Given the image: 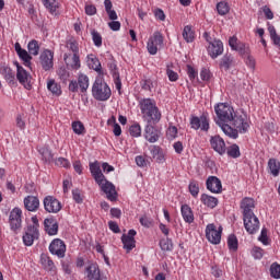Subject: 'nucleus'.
<instances>
[{"label":"nucleus","mask_w":280,"mask_h":280,"mask_svg":"<svg viewBox=\"0 0 280 280\" xmlns=\"http://www.w3.org/2000/svg\"><path fill=\"white\" fill-rule=\"evenodd\" d=\"M214 113L218 117L217 124L221 127L224 135L230 137V139H237V130L229 125V121L233 119L235 109L226 103H219L214 106Z\"/></svg>","instance_id":"nucleus-1"},{"label":"nucleus","mask_w":280,"mask_h":280,"mask_svg":"<svg viewBox=\"0 0 280 280\" xmlns=\"http://www.w3.org/2000/svg\"><path fill=\"white\" fill-rule=\"evenodd\" d=\"M139 105L147 124H153V126H155V124L161 121V110H159L154 101L151 98H143L140 101Z\"/></svg>","instance_id":"nucleus-2"},{"label":"nucleus","mask_w":280,"mask_h":280,"mask_svg":"<svg viewBox=\"0 0 280 280\" xmlns=\"http://www.w3.org/2000/svg\"><path fill=\"white\" fill-rule=\"evenodd\" d=\"M92 95L97 102H108L110 95H113V91H110V86L104 81V78L96 77L92 86Z\"/></svg>","instance_id":"nucleus-3"},{"label":"nucleus","mask_w":280,"mask_h":280,"mask_svg":"<svg viewBox=\"0 0 280 280\" xmlns=\"http://www.w3.org/2000/svg\"><path fill=\"white\" fill-rule=\"evenodd\" d=\"M230 126H233L235 128L234 130H237V137H240V132L244 135L245 132H248V121H246V114L244 113H235L232 116V119L229 121Z\"/></svg>","instance_id":"nucleus-4"},{"label":"nucleus","mask_w":280,"mask_h":280,"mask_svg":"<svg viewBox=\"0 0 280 280\" xmlns=\"http://www.w3.org/2000/svg\"><path fill=\"white\" fill-rule=\"evenodd\" d=\"M159 47H163V34L156 31L149 38V42L147 44V49L151 56H156L159 51Z\"/></svg>","instance_id":"nucleus-5"},{"label":"nucleus","mask_w":280,"mask_h":280,"mask_svg":"<svg viewBox=\"0 0 280 280\" xmlns=\"http://www.w3.org/2000/svg\"><path fill=\"white\" fill-rule=\"evenodd\" d=\"M206 237L210 244H220L222 241V226L215 228V224L210 223L206 228Z\"/></svg>","instance_id":"nucleus-6"},{"label":"nucleus","mask_w":280,"mask_h":280,"mask_svg":"<svg viewBox=\"0 0 280 280\" xmlns=\"http://www.w3.org/2000/svg\"><path fill=\"white\" fill-rule=\"evenodd\" d=\"M48 250L51 255H56L59 259H63L67 253V245L65 244V241L55 238L51 241Z\"/></svg>","instance_id":"nucleus-7"},{"label":"nucleus","mask_w":280,"mask_h":280,"mask_svg":"<svg viewBox=\"0 0 280 280\" xmlns=\"http://www.w3.org/2000/svg\"><path fill=\"white\" fill-rule=\"evenodd\" d=\"M190 126L194 130H202L203 132H209V117L207 114L198 116H192L190 119Z\"/></svg>","instance_id":"nucleus-8"},{"label":"nucleus","mask_w":280,"mask_h":280,"mask_svg":"<svg viewBox=\"0 0 280 280\" xmlns=\"http://www.w3.org/2000/svg\"><path fill=\"white\" fill-rule=\"evenodd\" d=\"M229 45L233 51H238L240 56H250V47L240 42L236 36L230 37Z\"/></svg>","instance_id":"nucleus-9"},{"label":"nucleus","mask_w":280,"mask_h":280,"mask_svg":"<svg viewBox=\"0 0 280 280\" xmlns=\"http://www.w3.org/2000/svg\"><path fill=\"white\" fill-rule=\"evenodd\" d=\"M44 209L47 213H59L62 209V203L54 196H46L43 200Z\"/></svg>","instance_id":"nucleus-10"},{"label":"nucleus","mask_w":280,"mask_h":280,"mask_svg":"<svg viewBox=\"0 0 280 280\" xmlns=\"http://www.w3.org/2000/svg\"><path fill=\"white\" fill-rule=\"evenodd\" d=\"M244 228L249 235H255L259 231V218L257 215L243 217Z\"/></svg>","instance_id":"nucleus-11"},{"label":"nucleus","mask_w":280,"mask_h":280,"mask_svg":"<svg viewBox=\"0 0 280 280\" xmlns=\"http://www.w3.org/2000/svg\"><path fill=\"white\" fill-rule=\"evenodd\" d=\"M16 80L24 86V89H27L30 91L32 89V74L25 70L22 66H18V72H16Z\"/></svg>","instance_id":"nucleus-12"},{"label":"nucleus","mask_w":280,"mask_h":280,"mask_svg":"<svg viewBox=\"0 0 280 280\" xmlns=\"http://www.w3.org/2000/svg\"><path fill=\"white\" fill-rule=\"evenodd\" d=\"M102 191L106 194L107 199L110 200V202H116L117 200V190L115 189V185L110 182H108L106 178L105 180H101V184H98Z\"/></svg>","instance_id":"nucleus-13"},{"label":"nucleus","mask_w":280,"mask_h":280,"mask_svg":"<svg viewBox=\"0 0 280 280\" xmlns=\"http://www.w3.org/2000/svg\"><path fill=\"white\" fill-rule=\"evenodd\" d=\"M39 65H42V69H44V71H50V69H54V54L51 50L46 49L40 54Z\"/></svg>","instance_id":"nucleus-14"},{"label":"nucleus","mask_w":280,"mask_h":280,"mask_svg":"<svg viewBox=\"0 0 280 280\" xmlns=\"http://www.w3.org/2000/svg\"><path fill=\"white\" fill-rule=\"evenodd\" d=\"M152 125L153 124H147L144 128V139L149 141V143H156V141L161 139V130Z\"/></svg>","instance_id":"nucleus-15"},{"label":"nucleus","mask_w":280,"mask_h":280,"mask_svg":"<svg viewBox=\"0 0 280 280\" xmlns=\"http://www.w3.org/2000/svg\"><path fill=\"white\" fill-rule=\"evenodd\" d=\"M208 54L211 58L215 59L218 56H222L224 54V44L220 39H214L209 43Z\"/></svg>","instance_id":"nucleus-16"},{"label":"nucleus","mask_w":280,"mask_h":280,"mask_svg":"<svg viewBox=\"0 0 280 280\" xmlns=\"http://www.w3.org/2000/svg\"><path fill=\"white\" fill-rule=\"evenodd\" d=\"M210 145L214 152L220 154V156H223V154H226V142H224V139L220 136H213L210 139Z\"/></svg>","instance_id":"nucleus-17"},{"label":"nucleus","mask_w":280,"mask_h":280,"mask_svg":"<svg viewBox=\"0 0 280 280\" xmlns=\"http://www.w3.org/2000/svg\"><path fill=\"white\" fill-rule=\"evenodd\" d=\"M21 215H23V211L20 208H14L10 212L9 222L12 231H19L21 229Z\"/></svg>","instance_id":"nucleus-18"},{"label":"nucleus","mask_w":280,"mask_h":280,"mask_svg":"<svg viewBox=\"0 0 280 280\" xmlns=\"http://www.w3.org/2000/svg\"><path fill=\"white\" fill-rule=\"evenodd\" d=\"M0 73H1V75H3V78H4L5 82H8V84H10L11 86H14V84H16V74L14 73L12 68H10V66H8L5 63H1L0 65Z\"/></svg>","instance_id":"nucleus-19"},{"label":"nucleus","mask_w":280,"mask_h":280,"mask_svg":"<svg viewBox=\"0 0 280 280\" xmlns=\"http://www.w3.org/2000/svg\"><path fill=\"white\" fill-rule=\"evenodd\" d=\"M135 235H137V231L135 230H129L128 234H122L121 236V242L124 244V248L125 250H127V253H130V250H132V248H135L137 241H135Z\"/></svg>","instance_id":"nucleus-20"},{"label":"nucleus","mask_w":280,"mask_h":280,"mask_svg":"<svg viewBox=\"0 0 280 280\" xmlns=\"http://www.w3.org/2000/svg\"><path fill=\"white\" fill-rule=\"evenodd\" d=\"M206 185L207 189L211 191V194H222V180L217 176H209Z\"/></svg>","instance_id":"nucleus-21"},{"label":"nucleus","mask_w":280,"mask_h":280,"mask_svg":"<svg viewBox=\"0 0 280 280\" xmlns=\"http://www.w3.org/2000/svg\"><path fill=\"white\" fill-rule=\"evenodd\" d=\"M241 209L243 211V218L255 214L253 211L255 209V199L249 197L242 199Z\"/></svg>","instance_id":"nucleus-22"},{"label":"nucleus","mask_w":280,"mask_h":280,"mask_svg":"<svg viewBox=\"0 0 280 280\" xmlns=\"http://www.w3.org/2000/svg\"><path fill=\"white\" fill-rule=\"evenodd\" d=\"M38 229L36 226H27L25 234L23 235V242L25 246H32L34 240H38Z\"/></svg>","instance_id":"nucleus-23"},{"label":"nucleus","mask_w":280,"mask_h":280,"mask_svg":"<svg viewBox=\"0 0 280 280\" xmlns=\"http://www.w3.org/2000/svg\"><path fill=\"white\" fill-rule=\"evenodd\" d=\"M90 172L97 185L102 184V180H106V176H104V173H102V168L100 167V163L93 162L90 163Z\"/></svg>","instance_id":"nucleus-24"},{"label":"nucleus","mask_w":280,"mask_h":280,"mask_svg":"<svg viewBox=\"0 0 280 280\" xmlns=\"http://www.w3.org/2000/svg\"><path fill=\"white\" fill-rule=\"evenodd\" d=\"M15 51L26 67H32V55L23 49L20 43H15Z\"/></svg>","instance_id":"nucleus-25"},{"label":"nucleus","mask_w":280,"mask_h":280,"mask_svg":"<svg viewBox=\"0 0 280 280\" xmlns=\"http://www.w3.org/2000/svg\"><path fill=\"white\" fill-rule=\"evenodd\" d=\"M24 207L26 211H38L40 207V200L36 196H27L24 198Z\"/></svg>","instance_id":"nucleus-26"},{"label":"nucleus","mask_w":280,"mask_h":280,"mask_svg":"<svg viewBox=\"0 0 280 280\" xmlns=\"http://www.w3.org/2000/svg\"><path fill=\"white\" fill-rule=\"evenodd\" d=\"M88 66L90 69H93L98 73V77L104 75V70H102V62H100V59L95 57V55L88 56Z\"/></svg>","instance_id":"nucleus-27"},{"label":"nucleus","mask_w":280,"mask_h":280,"mask_svg":"<svg viewBox=\"0 0 280 280\" xmlns=\"http://www.w3.org/2000/svg\"><path fill=\"white\" fill-rule=\"evenodd\" d=\"M88 280H102V275L100 273V266L97 264H91L85 268Z\"/></svg>","instance_id":"nucleus-28"},{"label":"nucleus","mask_w":280,"mask_h":280,"mask_svg":"<svg viewBox=\"0 0 280 280\" xmlns=\"http://www.w3.org/2000/svg\"><path fill=\"white\" fill-rule=\"evenodd\" d=\"M44 228L49 235H58V221L54 218H47L44 220Z\"/></svg>","instance_id":"nucleus-29"},{"label":"nucleus","mask_w":280,"mask_h":280,"mask_svg":"<svg viewBox=\"0 0 280 280\" xmlns=\"http://www.w3.org/2000/svg\"><path fill=\"white\" fill-rule=\"evenodd\" d=\"M151 156L155 159L158 163H163L165 161V154L163 153V150H161V147L159 145H150L149 147Z\"/></svg>","instance_id":"nucleus-30"},{"label":"nucleus","mask_w":280,"mask_h":280,"mask_svg":"<svg viewBox=\"0 0 280 280\" xmlns=\"http://www.w3.org/2000/svg\"><path fill=\"white\" fill-rule=\"evenodd\" d=\"M38 153L40 154L44 163H51V161H54V153H51V149H49V147H40L38 149Z\"/></svg>","instance_id":"nucleus-31"},{"label":"nucleus","mask_w":280,"mask_h":280,"mask_svg":"<svg viewBox=\"0 0 280 280\" xmlns=\"http://www.w3.org/2000/svg\"><path fill=\"white\" fill-rule=\"evenodd\" d=\"M180 211L184 221L187 222V224L194 223V211L191 210V207H189L188 205H183Z\"/></svg>","instance_id":"nucleus-32"},{"label":"nucleus","mask_w":280,"mask_h":280,"mask_svg":"<svg viewBox=\"0 0 280 280\" xmlns=\"http://www.w3.org/2000/svg\"><path fill=\"white\" fill-rule=\"evenodd\" d=\"M47 89L52 93V95H56V97H59V95H62V88L60 84L56 83V80L50 79L47 82Z\"/></svg>","instance_id":"nucleus-33"},{"label":"nucleus","mask_w":280,"mask_h":280,"mask_svg":"<svg viewBox=\"0 0 280 280\" xmlns=\"http://www.w3.org/2000/svg\"><path fill=\"white\" fill-rule=\"evenodd\" d=\"M268 168H269V173L271 174V176H279L280 162L275 158L269 159Z\"/></svg>","instance_id":"nucleus-34"},{"label":"nucleus","mask_w":280,"mask_h":280,"mask_svg":"<svg viewBox=\"0 0 280 280\" xmlns=\"http://www.w3.org/2000/svg\"><path fill=\"white\" fill-rule=\"evenodd\" d=\"M201 202L206 205V207H209L210 209H215V207H218V198L209 196L207 194L201 195Z\"/></svg>","instance_id":"nucleus-35"},{"label":"nucleus","mask_w":280,"mask_h":280,"mask_svg":"<svg viewBox=\"0 0 280 280\" xmlns=\"http://www.w3.org/2000/svg\"><path fill=\"white\" fill-rule=\"evenodd\" d=\"M63 60H65L66 65L71 67V69H75V70L80 69V54L72 55L71 62L68 61L69 55L65 54Z\"/></svg>","instance_id":"nucleus-36"},{"label":"nucleus","mask_w":280,"mask_h":280,"mask_svg":"<svg viewBox=\"0 0 280 280\" xmlns=\"http://www.w3.org/2000/svg\"><path fill=\"white\" fill-rule=\"evenodd\" d=\"M77 83L79 84L81 93H86L89 90V77L85 74H80Z\"/></svg>","instance_id":"nucleus-37"},{"label":"nucleus","mask_w":280,"mask_h":280,"mask_svg":"<svg viewBox=\"0 0 280 280\" xmlns=\"http://www.w3.org/2000/svg\"><path fill=\"white\" fill-rule=\"evenodd\" d=\"M27 50L28 54L31 56H38L39 51H40V46L38 45V40L36 39H32L28 44H27Z\"/></svg>","instance_id":"nucleus-38"},{"label":"nucleus","mask_w":280,"mask_h":280,"mask_svg":"<svg viewBox=\"0 0 280 280\" xmlns=\"http://www.w3.org/2000/svg\"><path fill=\"white\" fill-rule=\"evenodd\" d=\"M231 65H233V57L229 54L224 55L221 58L220 68L229 71V69H231Z\"/></svg>","instance_id":"nucleus-39"},{"label":"nucleus","mask_w":280,"mask_h":280,"mask_svg":"<svg viewBox=\"0 0 280 280\" xmlns=\"http://www.w3.org/2000/svg\"><path fill=\"white\" fill-rule=\"evenodd\" d=\"M160 248L166 253L174 250V244L171 238L160 240Z\"/></svg>","instance_id":"nucleus-40"},{"label":"nucleus","mask_w":280,"mask_h":280,"mask_svg":"<svg viewBox=\"0 0 280 280\" xmlns=\"http://www.w3.org/2000/svg\"><path fill=\"white\" fill-rule=\"evenodd\" d=\"M228 156H231V159H240L242 156V153L240 152V145L232 144L226 150Z\"/></svg>","instance_id":"nucleus-41"},{"label":"nucleus","mask_w":280,"mask_h":280,"mask_svg":"<svg viewBox=\"0 0 280 280\" xmlns=\"http://www.w3.org/2000/svg\"><path fill=\"white\" fill-rule=\"evenodd\" d=\"M183 38L186 40V43H194V31L191 30V26L187 25L184 27L183 31Z\"/></svg>","instance_id":"nucleus-42"},{"label":"nucleus","mask_w":280,"mask_h":280,"mask_svg":"<svg viewBox=\"0 0 280 280\" xmlns=\"http://www.w3.org/2000/svg\"><path fill=\"white\" fill-rule=\"evenodd\" d=\"M228 246L230 250H233V253L237 252L238 242H237V236H235V234H231L228 237Z\"/></svg>","instance_id":"nucleus-43"},{"label":"nucleus","mask_w":280,"mask_h":280,"mask_svg":"<svg viewBox=\"0 0 280 280\" xmlns=\"http://www.w3.org/2000/svg\"><path fill=\"white\" fill-rule=\"evenodd\" d=\"M217 11H218V14H220L221 16L229 14V11H230L229 3L224 1L219 2L217 4Z\"/></svg>","instance_id":"nucleus-44"},{"label":"nucleus","mask_w":280,"mask_h":280,"mask_svg":"<svg viewBox=\"0 0 280 280\" xmlns=\"http://www.w3.org/2000/svg\"><path fill=\"white\" fill-rule=\"evenodd\" d=\"M57 74H58L59 79L61 80V82H63V84H67V81L70 78V73L67 71V68L60 67L57 70Z\"/></svg>","instance_id":"nucleus-45"},{"label":"nucleus","mask_w":280,"mask_h":280,"mask_svg":"<svg viewBox=\"0 0 280 280\" xmlns=\"http://www.w3.org/2000/svg\"><path fill=\"white\" fill-rule=\"evenodd\" d=\"M72 130H73L74 135H84V131H85L84 124H82V121H80V120L73 121Z\"/></svg>","instance_id":"nucleus-46"},{"label":"nucleus","mask_w":280,"mask_h":280,"mask_svg":"<svg viewBox=\"0 0 280 280\" xmlns=\"http://www.w3.org/2000/svg\"><path fill=\"white\" fill-rule=\"evenodd\" d=\"M66 47L72 51L73 55L80 54V47L78 46V42L70 39L67 42Z\"/></svg>","instance_id":"nucleus-47"},{"label":"nucleus","mask_w":280,"mask_h":280,"mask_svg":"<svg viewBox=\"0 0 280 280\" xmlns=\"http://www.w3.org/2000/svg\"><path fill=\"white\" fill-rule=\"evenodd\" d=\"M270 275L272 279H280V265L279 262H273L270 266Z\"/></svg>","instance_id":"nucleus-48"},{"label":"nucleus","mask_w":280,"mask_h":280,"mask_svg":"<svg viewBox=\"0 0 280 280\" xmlns=\"http://www.w3.org/2000/svg\"><path fill=\"white\" fill-rule=\"evenodd\" d=\"M140 84L143 91L152 92V89H154V81H152V79H144L140 82Z\"/></svg>","instance_id":"nucleus-49"},{"label":"nucleus","mask_w":280,"mask_h":280,"mask_svg":"<svg viewBox=\"0 0 280 280\" xmlns=\"http://www.w3.org/2000/svg\"><path fill=\"white\" fill-rule=\"evenodd\" d=\"M129 133L131 137H141V125L133 124L129 127Z\"/></svg>","instance_id":"nucleus-50"},{"label":"nucleus","mask_w":280,"mask_h":280,"mask_svg":"<svg viewBox=\"0 0 280 280\" xmlns=\"http://www.w3.org/2000/svg\"><path fill=\"white\" fill-rule=\"evenodd\" d=\"M188 189L194 198L198 197V194H200V187L196 182H190Z\"/></svg>","instance_id":"nucleus-51"},{"label":"nucleus","mask_w":280,"mask_h":280,"mask_svg":"<svg viewBox=\"0 0 280 280\" xmlns=\"http://www.w3.org/2000/svg\"><path fill=\"white\" fill-rule=\"evenodd\" d=\"M91 35H92V40H93L95 47H101L102 46V35L95 30H93L91 32Z\"/></svg>","instance_id":"nucleus-52"},{"label":"nucleus","mask_w":280,"mask_h":280,"mask_svg":"<svg viewBox=\"0 0 280 280\" xmlns=\"http://www.w3.org/2000/svg\"><path fill=\"white\" fill-rule=\"evenodd\" d=\"M55 164L57 165V167H65L66 170H69V167H71V163H69V160H67L66 158H58L55 161Z\"/></svg>","instance_id":"nucleus-53"},{"label":"nucleus","mask_w":280,"mask_h":280,"mask_svg":"<svg viewBox=\"0 0 280 280\" xmlns=\"http://www.w3.org/2000/svg\"><path fill=\"white\" fill-rule=\"evenodd\" d=\"M258 241L261 242L264 246H268V244H270V242H268V230L266 228H262Z\"/></svg>","instance_id":"nucleus-54"},{"label":"nucleus","mask_w":280,"mask_h":280,"mask_svg":"<svg viewBox=\"0 0 280 280\" xmlns=\"http://www.w3.org/2000/svg\"><path fill=\"white\" fill-rule=\"evenodd\" d=\"M40 261L44 268H47L48 270H54V260H51V258L47 256H42Z\"/></svg>","instance_id":"nucleus-55"},{"label":"nucleus","mask_w":280,"mask_h":280,"mask_svg":"<svg viewBox=\"0 0 280 280\" xmlns=\"http://www.w3.org/2000/svg\"><path fill=\"white\" fill-rule=\"evenodd\" d=\"M45 8H47V10H49V12H51V14H54V12H56V0H42Z\"/></svg>","instance_id":"nucleus-56"},{"label":"nucleus","mask_w":280,"mask_h":280,"mask_svg":"<svg viewBox=\"0 0 280 280\" xmlns=\"http://www.w3.org/2000/svg\"><path fill=\"white\" fill-rule=\"evenodd\" d=\"M136 165H138V167H148V160L143 155H137Z\"/></svg>","instance_id":"nucleus-57"},{"label":"nucleus","mask_w":280,"mask_h":280,"mask_svg":"<svg viewBox=\"0 0 280 280\" xmlns=\"http://www.w3.org/2000/svg\"><path fill=\"white\" fill-rule=\"evenodd\" d=\"M252 256L254 257V259H261L264 257V250L261 249V247H254L252 249Z\"/></svg>","instance_id":"nucleus-58"},{"label":"nucleus","mask_w":280,"mask_h":280,"mask_svg":"<svg viewBox=\"0 0 280 280\" xmlns=\"http://www.w3.org/2000/svg\"><path fill=\"white\" fill-rule=\"evenodd\" d=\"M85 14H88V16H95V14H97V8L93 4H86Z\"/></svg>","instance_id":"nucleus-59"},{"label":"nucleus","mask_w":280,"mask_h":280,"mask_svg":"<svg viewBox=\"0 0 280 280\" xmlns=\"http://www.w3.org/2000/svg\"><path fill=\"white\" fill-rule=\"evenodd\" d=\"M262 12L266 19H268L269 21H272V19H275V13H272V10L268 5L262 7Z\"/></svg>","instance_id":"nucleus-60"},{"label":"nucleus","mask_w":280,"mask_h":280,"mask_svg":"<svg viewBox=\"0 0 280 280\" xmlns=\"http://www.w3.org/2000/svg\"><path fill=\"white\" fill-rule=\"evenodd\" d=\"M140 224L147 229H150V226H152V219L148 218L147 215L141 217Z\"/></svg>","instance_id":"nucleus-61"},{"label":"nucleus","mask_w":280,"mask_h":280,"mask_svg":"<svg viewBox=\"0 0 280 280\" xmlns=\"http://www.w3.org/2000/svg\"><path fill=\"white\" fill-rule=\"evenodd\" d=\"M108 228L112 230L113 233H121V229H119V224L115 221H109L108 222Z\"/></svg>","instance_id":"nucleus-62"},{"label":"nucleus","mask_w":280,"mask_h":280,"mask_svg":"<svg viewBox=\"0 0 280 280\" xmlns=\"http://www.w3.org/2000/svg\"><path fill=\"white\" fill-rule=\"evenodd\" d=\"M72 198L75 202H78V205H81L83 199H82V195H80V189L72 190Z\"/></svg>","instance_id":"nucleus-63"},{"label":"nucleus","mask_w":280,"mask_h":280,"mask_svg":"<svg viewBox=\"0 0 280 280\" xmlns=\"http://www.w3.org/2000/svg\"><path fill=\"white\" fill-rule=\"evenodd\" d=\"M154 16L158 21H165V12L162 9H155Z\"/></svg>","instance_id":"nucleus-64"}]
</instances>
